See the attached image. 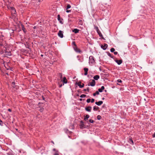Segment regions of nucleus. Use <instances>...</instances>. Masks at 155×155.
Listing matches in <instances>:
<instances>
[{
	"instance_id": "24",
	"label": "nucleus",
	"mask_w": 155,
	"mask_h": 155,
	"mask_svg": "<svg viewBox=\"0 0 155 155\" xmlns=\"http://www.w3.org/2000/svg\"><path fill=\"white\" fill-rule=\"evenodd\" d=\"M115 51V49L114 48H112L111 49H110V51L111 52H114Z\"/></svg>"
},
{
	"instance_id": "14",
	"label": "nucleus",
	"mask_w": 155,
	"mask_h": 155,
	"mask_svg": "<svg viewBox=\"0 0 155 155\" xmlns=\"http://www.w3.org/2000/svg\"><path fill=\"white\" fill-rule=\"evenodd\" d=\"M21 26L22 29L23 30L24 32L26 33V31L25 28L24 26L22 24H21Z\"/></svg>"
},
{
	"instance_id": "33",
	"label": "nucleus",
	"mask_w": 155,
	"mask_h": 155,
	"mask_svg": "<svg viewBox=\"0 0 155 155\" xmlns=\"http://www.w3.org/2000/svg\"><path fill=\"white\" fill-rule=\"evenodd\" d=\"M58 20H60V16L59 15H58Z\"/></svg>"
},
{
	"instance_id": "10",
	"label": "nucleus",
	"mask_w": 155,
	"mask_h": 155,
	"mask_svg": "<svg viewBox=\"0 0 155 155\" xmlns=\"http://www.w3.org/2000/svg\"><path fill=\"white\" fill-rule=\"evenodd\" d=\"M103 102L102 101H100L98 102H95V104L98 106H100L103 104Z\"/></svg>"
},
{
	"instance_id": "38",
	"label": "nucleus",
	"mask_w": 155,
	"mask_h": 155,
	"mask_svg": "<svg viewBox=\"0 0 155 155\" xmlns=\"http://www.w3.org/2000/svg\"><path fill=\"white\" fill-rule=\"evenodd\" d=\"M114 53L116 55L117 54V52L116 51H115L114 52Z\"/></svg>"
},
{
	"instance_id": "23",
	"label": "nucleus",
	"mask_w": 155,
	"mask_h": 155,
	"mask_svg": "<svg viewBox=\"0 0 155 155\" xmlns=\"http://www.w3.org/2000/svg\"><path fill=\"white\" fill-rule=\"evenodd\" d=\"M86 95L85 94H83L81 95L80 97L81 98L85 97H86Z\"/></svg>"
},
{
	"instance_id": "19",
	"label": "nucleus",
	"mask_w": 155,
	"mask_h": 155,
	"mask_svg": "<svg viewBox=\"0 0 155 155\" xmlns=\"http://www.w3.org/2000/svg\"><path fill=\"white\" fill-rule=\"evenodd\" d=\"M89 116L88 115H86V116L84 117V120H86L89 118Z\"/></svg>"
},
{
	"instance_id": "46",
	"label": "nucleus",
	"mask_w": 155,
	"mask_h": 155,
	"mask_svg": "<svg viewBox=\"0 0 155 155\" xmlns=\"http://www.w3.org/2000/svg\"><path fill=\"white\" fill-rule=\"evenodd\" d=\"M130 140H131V141L132 142V143L133 144V140L131 139Z\"/></svg>"
},
{
	"instance_id": "28",
	"label": "nucleus",
	"mask_w": 155,
	"mask_h": 155,
	"mask_svg": "<svg viewBox=\"0 0 155 155\" xmlns=\"http://www.w3.org/2000/svg\"><path fill=\"white\" fill-rule=\"evenodd\" d=\"M0 125L2 126H3V122L0 119Z\"/></svg>"
},
{
	"instance_id": "6",
	"label": "nucleus",
	"mask_w": 155,
	"mask_h": 155,
	"mask_svg": "<svg viewBox=\"0 0 155 155\" xmlns=\"http://www.w3.org/2000/svg\"><path fill=\"white\" fill-rule=\"evenodd\" d=\"M101 47L104 50H105L107 47V44H104V45H101Z\"/></svg>"
},
{
	"instance_id": "25",
	"label": "nucleus",
	"mask_w": 155,
	"mask_h": 155,
	"mask_svg": "<svg viewBox=\"0 0 155 155\" xmlns=\"http://www.w3.org/2000/svg\"><path fill=\"white\" fill-rule=\"evenodd\" d=\"M101 118V116L100 115H98L97 116V119L98 120H100Z\"/></svg>"
},
{
	"instance_id": "26",
	"label": "nucleus",
	"mask_w": 155,
	"mask_h": 155,
	"mask_svg": "<svg viewBox=\"0 0 155 155\" xmlns=\"http://www.w3.org/2000/svg\"><path fill=\"white\" fill-rule=\"evenodd\" d=\"M89 121L91 123H93L94 122V120L92 119L89 120Z\"/></svg>"
},
{
	"instance_id": "35",
	"label": "nucleus",
	"mask_w": 155,
	"mask_h": 155,
	"mask_svg": "<svg viewBox=\"0 0 155 155\" xmlns=\"http://www.w3.org/2000/svg\"><path fill=\"white\" fill-rule=\"evenodd\" d=\"M84 84H81V88H82L84 87Z\"/></svg>"
},
{
	"instance_id": "51",
	"label": "nucleus",
	"mask_w": 155,
	"mask_h": 155,
	"mask_svg": "<svg viewBox=\"0 0 155 155\" xmlns=\"http://www.w3.org/2000/svg\"><path fill=\"white\" fill-rule=\"evenodd\" d=\"M41 56H42L43 55H42V54H41Z\"/></svg>"
},
{
	"instance_id": "47",
	"label": "nucleus",
	"mask_w": 155,
	"mask_h": 155,
	"mask_svg": "<svg viewBox=\"0 0 155 155\" xmlns=\"http://www.w3.org/2000/svg\"><path fill=\"white\" fill-rule=\"evenodd\" d=\"M79 100H80V101H82V99H81V98Z\"/></svg>"
},
{
	"instance_id": "42",
	"label": "nucleus",
	"mask_w": 155,
	"mask_h": 155,
	"mask_svg": "<svg viewBox=\"0 0 155 155\" xmlns=\"http://www.w3.org/2000/svg\"><path fill=\"white\" fill-rule=\"evenodd\" d=\"M43 110V108H42L41 109H40V111L41 112H42Z\"/></svg>"
},
{
	"instance_id": "21",
	"label": "nucleus",
	"mask_w": 155,
	"mask_h": 155,
	"mask_svg": "<svg viewBox=\"0 0 155 155\" xmlns=\"http://www.w3.org/2000/svg\"><path fill=\"white\" fill-rule=\"evenodd\" d=\"M98 108H99L98 107L94 106L93 107V110H97Z\"/></svg>"
},
{
	"instance_id": "20",
	"label": "nucleus",
	"mask_w": 155,
	"mask_h": 155,
	"mask_svg": "<svg viewBox=\"0 0 155 155\" xmlns=\"http://www.w3.org/2000/svg\"><path fill=\"white\" fill-rule=\"evenodd\" d=\"M99 92L98 91H97L95 93H94L93 94L94 96H95L96 95H98L99 94Z\"/></svg>"
},
{
	"instance_id": "4",
	"label": "nucleus",
	"mask_w": 155,
	"mask_h": 155,
	"mask_svg": "<svg viewBox=\"0 0 155 155\" xmlns=\"http://www.w3.org/2000/svg\"><path fill=\"white\" fill-rule=\"evenodd\" d=\"M58 36L61 38H62L63 37V32L62 31H59L58 33Z\"/></svg>"
},
{
	"instance_id": "48",
	"label": "nucleus",
	"mask_w": 155,
	"mask_h": 155,
	"mask_svg": "<svg viewBox=\"0 0 155 155\" xmlns=\"http://www.w3.org/2000/svg\"><path fill=\"white\" fill-rule=\"evenodd\" d=\"M84 91H87V89H84Z\"/></svg>"
},
{
	"instance_id": "39",
	"label": "nucleus",
	"mask_w": 155,
	"mask_h": 155,
	"mask_svg": "<svg viewBox=\"0 0 155 155\" xmlns=\"http://www.w3.org/2000/svg\"><path fill=\"white\" fill-rule=\"evenodd\" d=\"M71 12V10H67L66 11V12L68 13L69 12Z\"/></svg>"
},
{
	"instance_id": "50",
	"label": "nucleus",
	"mask_w": 155,
	"mask_h": 155,
	"mask_svg": "<svg viewBox=\"0 0 155 155\" xmlns=\"http://www.w3.org/2000/svg\"><path fill=\"white\" fill-rule=\"evenodd\" d=\"M6 74H7L8 75V73H7Z\"/></svg>"
},
{
	"instance_id": "13",
	"label": "nucleus",
	"mask_w": 155,
	"mask_h": 155,
	"mask_svg": "<svg viewBox=\"0 0 155 155\" xmlns=\"http://www.w3.org/2000/svg\"><path fill=\"white\" fill-rule=\"evenodd\" d=\"M100 78V76L98 75H96L94 76L93 78L96 80H98Z\"/></svg>"
},
{
	"instance_id": "18",
	"label": "nucleus",
	"mask_w": 155,
	"mask_h": 155,
	"mask_svg": "<svg viewBox=\"0 0 155 155\" xmlns=\"http://www.w3.org/2000/svg\"><path fill=\"white\" fill-rule=\"evenodd\" d=\"M81 81H79L78 82L76 83V84H77L80 88H81Z\"/></svg>"
},
{
	"instance_id": "12",
	"label": "nucleus",
	"mask_w": 155,
	"mask_h": 155,
	"mask_svg": "<svg viewBox=\"0 0 155 155\" xmlns=\"http://www.w3.org/2000/svg\"><path fill=\"white\" fill-rule=\"evenodd\" d=\"M104 86H102L101 87V88H99L98 89V91L100 92H102L104 90Z\"/></svg>"
},
{
	"instance_id": "43",
	"label": "nucleus",
	"mask_w": 155,
	"mask_h": 155,
	"mask_svg": "<svg viewBox=\"0 0 155 155\" xmlns=\"http://www.w3.org/2000/svg\"><path fill=\"white\" fill-rule=\"evenodd\" d=\"M89 88L88 87L87 89V91L88 92H89Z\"/></svg>"
},
{
	"instance_id": "34",
	"label": "nucleus",
	"mask_w": 155,
	"mask_h": 155,
	"mask_svg": "<svg viewBox=\"0 0 155 155\" xmlns=\"http://www.w3.org/2000/svg\"><path fill=\"white\" fill-rule=\"evenodd\" d=\"M94 101H95L94 99H93V98H92V99H91V103H93V102Z\"/></svg>"
},
{
	"instance_id": "8",
	"label": "nucleus",
	"mask_w": 155,
	"mask_h": 155,
	"mask_svg": "<svg viewBox=\"0 0 155 155\" xmlns=\"http://www.w3.org/2000/svg\"><path fill=\"white\" fill-rule=\"evenodd\" d=\"M115 61L119 65H120V64H121L122 62V60H115Z\"/></svg>"
},
{
	"instance_id": "27",
	"label": "nucleus",
	"mask_w": 155,
	"mask_h": 155,
	"mask_svg": "<svg viewBox=\"0 0 155 155\" xmlns=\"http://www.w3.org/2000/svg\"><path fill=\"white\" fill-rule=\"evenodd\" d=\"M84 124H83V123H81V125H80V126H81V128H83L84 127Z\"/></svg>"
},
{
	"instance_id": "45",
	"label": "nucleus",
	"mask_w": 155,
	"mask_h": 155,
	"mask_svg": "<svg viewBox=\"0 0 155 155\" xmlns=\"http://www.w3.org/2000/svg\"><path fill=\"white\" fill-rule=\"evenodd\" d=\"M81 123H83V122L82 120H81Z\"/></svg>"
},
{
	"instance_id": "41",
	"label": "nucleus",
	"mask_w": 155,
	"mask_h": 155,
	"mask_svg": "<svg viewBox=\"0 0 155 155\" xmlns=\"http://www.w3.org/2000/svg\"><path fill=\"white\" fill-rule=\"evenodd\" d=\"M62 86V84H60L59 85V87H61Z\"/></svg>"
},
{
	"instance_id": "3",
	"label": "nucleus",
	"mask_w": 155,
	"mask_h": 155,
	"mask_svg": "<svg viewBox=\"0 0 155 155\" xmlns=\"http://www.w3.org/2000/svg\"><path fill=\"white\" fill-rule=\"evenodd\" d=\"M95 29H96V30L98 34L99 35V36L100 37H102V34L101 33V31L99 30L98 27H95Z\"/></svg>"
},
{
	"instance_id": "7",
	"label": "nucleus",
	"mask_w": 155,
	"mask_h": 155,
	"mask_svg": "<svg viewBox=\"0 0 155 155\" xmlns=\"http://www.w3.org/2000/svg\"><path fill=\"white\" fill-rule=\"evenodd\" d=\"M92 108V107L91 106H88L86 107L85 108V110L88 112H90L91 111V110Z\"/></svg>"
},
{
	"instance_id": "29",
	"label": "nucleus",
	"mask_w": 155,
	"mask_h": 155,
	"mask_svg": "<svg viewBox=\"0 0 155 155\" xmlns=\"http://www.w3.org/2000/svg\"><path fill=\"white\" fill-rule=\"evenodd\" d=\"M59 76L60 77V78L61 79L62 78V75L61 73H60L59 74Z\"/></svg>"
},
{
	"instance_id": "40",
	"label": "nucleus",
	"mask_w": 155,
	"mask_h": 155,
	"mask_svg": "<svg viewBox=\"0 0 155 155\" xmlns=\"http://www.w3.org/2000/svg\"><path fill=\"white\" fill-rule=\"evenodd\" d=\"M8 110L9 112H11L12 111L10 109H8Z\"/></svg>"
},
{
	"instance_id": "5",
	"label": "nucleus",
	"mask_w": 155,
	"mask_h": 155,
	"mask_svg": "<svg viewBox=\"0 0 155 155\" xmlns=\"http://www.w3.org/2000/svg\"><path fill=\"white\" fill-rule=\"evenodd\" d=\"M12 84L13 88H15L16 89H18V86L15 85V82H12Z\"/></svg>"
},
{
	"instance_id": "36",
	"label": "nucleus",
	"mask_w": 155,
	"mask_h": 155,
	"mask_svg": "<svg viewBox=\"0 0 155 155\" xmlns=\"http://www.w3.org/2000/svg\"><path fill=\"white\" fill-rule=\"evenodd\" d=\"M3 44L2 42H0V46H2Z\"/></svg>"
},
{
	"instance_id": "16",
	"label": "nucleus",
	"mask_w": 155,
	"mask_h": 155,
	"mask_svg": "<svg viewBox=\"0 0 155 155\" xmlns=\"http://www.w3.org/2000/svg\"><path fill=\"white\" fill-rule=\"evenodd\" d=\"M63 82L64 83L66 84L67 83V80L66 79L65 77H64L63 78Z\"/></svg>"
},
{
	"instance_id": "52",
	"label": "nucleus",
	"mask_w": 155,
	"mask_h": 155,
	"mask_svg": "<svg viewBox=\"0 0 155 155\" xmlns=\"http://www.w3.org/2000/svg\"><path fill=\"white\" fill-rule=\"evenodd\" d=\"M73 43H75V42H73Z\"/></svg>"
},
{
	"instance_id": "22",
	"label": "nucleus",
	"mask_w": 155,
	"mask_h": 155,
	"mask_svg": "<svg viewBox=\"0 0 155 155\" xmlns=\"http://www.w3.org/2000/svg\"><path fill=\"white\" fill-rule=\"evenodd\" d=\"M71 7V6L69 4H68L67 5L66 9L67 10L68 9L70 8Z\"/></svg>"
},
{
	"instance_id": "37",
	"label": "nucleus",
	"mask_w": 155,
	"mask_h": 155,
	"mask_svg": "<svg viewBox=\"0 0 155 155\" xmlns=\"http://www.w3.org/2000/svg\"><path fill=\"white\" fill-rule=\"evenodd\" d=\"M152 137H155V132L153 134Z\"/></svg>"
},
{
	"instance_id": "30",
	"label": "nucleus",
	"mask_w": 155,
	"mask_h": 155,
	"mask_svg": "<svg viewBox=\"0 0 155 155\" xmlns=\"http://www.w3.org/2000/svg\"><path fill=\"white\" fill-rule=\"evenodd\" d=\"M91 99H88L87 100V102L88 103H89L90 102Z\"/></svg>"
},
{
	"instance_id": "44",
	"label": "nucleus",
	"mask_w": 155,
	"mask_h": 155,
	"mask_svg": "<svg viewBox=\"0 0 155 155\" xmlns=\"http://www.w3.org/2000/svg\"><path fill=\"white\" fill-rule=\"evenodd\" d=\"M36 28H37L36 26H34V29H36Z\"/></svg>"
},
{
	"instance_id": "2",
	"label": "nucleus",
	"mask_w": 155,
	"mask_h": 155,
	"mask_svg": "<svg viewBox=\"0 0 155 155\" xmlns=\"http://www.w3.org/2000/svg\"><path fill=\"white\" fill-rule=\"evenodd\" d=\"M89 63L93 64L94 62V57L92 56H90L89 58Z\"/></svg>"
},
{
	"instance_id": "17",
	"label": "nucleus",
	"mask_w": 155,
	"mask_h": 155,
	"mask_svg": "<svg viewBox=\"0 0 155 155\" xmlns=\"http://www.w3.org/2000/svg\"><path fill=\"white\" fill-rule=\"evenodd\" d=\"M10 8H11V9L13 11V12L14 13H15V8L13 7H10Z\"/></svg>"
},
{
	"instance_id": "1",
	"label": "nucleus",
	"mask_w": 155,
	"mask_h": 155,
	"mask_svg": "<svg viewBox=\"0 0 155 155\" xmlns=\"http://www.w3.org/2000/svg\"><path fill=\"white\" fill-rule=\"evenodd\" d=\"M95 84V81L94 80H92V81L89 82L87 84L88 86H94Z\"/></svg>"
},
{
	"instance_id": "49",
	"label": "nucleus",
	"mask_w": 155,
	"mask_h": 155,
	"mask_svg": "<svg viewBox=\"0 0 155 155\" xmlns=\"http://www.w3.org/2000/svg\"><path fill=\"white\" fill-rule=\"evenodd\" d=\"M104 99H105V98H104V97H103V98H102V99L103 100H104Z\"/></svg>"
},
{
	"instance_id": "9",
	"label": "nucleus",
	"mask_w": 155,
	"mask_h": 155,
	"mask_svg": "<svg viewBox=\"0 0 155 155\" xmlns=\"http://www.w3.org/2000/svg\"><path fill=\"white\" fill-rule=\"evenodd\" d=\"M53 151H54V155H58L59 154V152L58 150H56L55 149H54Z\"/></svg>"
},
{
	"instance_id": "32",
	"label": "nucleus",
	"mask_w": 155,
	"mask_h": 155,
	"mask_svg": "<svg viewBox=\"0 0 155 155\" xmlns=\"http://www.w3.org/2000/svg\"><path fill=\"white\" fill-rule=\"evenodd\" d=\"M117 81L119 83H121L122 82V81L120 79H118L117 80Z\"/></svg>"
},
{
	"instance_id": "15",
	"label": "nucleus",
	"mask_w": 155,
	"mask_h": 155,
	"mask_svg": "<svg viewBox=\"0 0 155 155\" xmlns=\"http://www.w3.org/2000/svg\"><path fill=\"white\" fill-rule=\"evenodd\" d=\"M79 30L77 29H74L73 31H72L74 32L75 33H78L79 31Z\"/></svg>"
},
{
	"instance_id": "31",
	"label": "nucleus",
	"mask_w": 155,
	"mask_h": 155,
	"mask_svg": "<svg viewBox=\"0 0 155 155\" xmlns=\"http://www.w3.org/2000/svg\"><path fill=\"white\" fill-rule=\"evenodd\" d=\"M108 55L109 56H110V57H111V58H113V56H111V54H110V53H108Z\"/></svg>"
},
{
	"instance_id": "11",
	"label": "nucleus",
	"mask_w": 155,
	"mask_h": 155,
	"mask_svg": "<svg viewBox=\"0 0 155 155\" xmlns=\"http://www.w3.org/2000/svg\"><path fill=\"white\" fill-rule=\"evenodd\" d=\"M84 71L85 73L84 74V75H86L87 74V72L88 70V69L87 68H84Z\"/></svg>"
}]
</instances>
